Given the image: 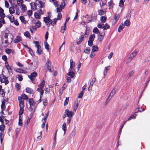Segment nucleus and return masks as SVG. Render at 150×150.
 Returning <instances> with one entry per match:
<instances>
[{"instance_id":"f257e3e1","label":"nucleus","mask_w":150,"mask_h":150,"mask_svg":"<svg viewBox=\"0 0 150 150\" xmlns=\"http://www.w3.org/2000/svg\"><path fill=\"white\" fill-rule=\"evenodd\" d=\"M57 19L55 18L52 20H51L49 17H46L43 18L44 21L48 27H49L50 25H54L56 23Z\"/></svg>"},{"instance_id":"f03ea898","label":"nucleus","mask_w":150,"mask_h":150,"mask_svg":"<svg viewBox=\"0 0 150 150\" xmlns=\"http://www.w3.org/2000/svg\"><path fill=\"white\" fill-rule=\"evenodd\" d=\"M8 78L6 77L4 74H1L0 75V81L1 83H4L5 85L8 83Z\"/></svg>"},{"instance_id":"7ed1b4c3","label":"nucleus","mask_w":150,"mask_h":150,"mask_svg":"<svg viewBox=\"0 0 150 150\" xmlns=\"http://www.w3.org/2000/svg\"><path fill=\"white\" fill-rule=\"evenodd\" d=\"M37 90L38 92H40V99H39V100H38V101H37V102L38 103H40L41 101V98H42V96L43 94V93L44 90L42 89V88H37Z\"/></svg>"},{"instance_id":"20e7f679","label":"nucleus","mask_w":150,"mask_h":150,"mask_svg":"<svg viewBox=\"0 0 150 150\" xmlns=\"http://www.w3.org/2000/svg\"><path fill=\"white\" fill-rule=\"evenodd\" d=\"M65 113L67 116L69 118H72L74 113L71 111H70L68 109H66L65 111Z\"/></svg>"},{"instance_id":"39448f33","label":"nucleus","mask_w":150,"mask_h":150,"mask_svg":"<svg viewBox=\"0 0 150 150\" xmlns=\"http://www.w3.org/2000/svg\"><path fill=\"white\" fill-rule=\"evenodd\" d=\"M51 65V61L47 59L45 65L46 68L50 71H51V68L50 67Z\"/></svg>"},{"instance_id":"423d86ee","label":"nucleus","mask_w":150,"mask_h":150,"mask_svg":"<svg viewBox=\"0 0 150 150\" xmlns=\"http://www.w3.org/2000/svg\"><path fill=\"white\" fill-rule=\"evenodd\" d=\"M37 74L35 71H34L31 73L30 75H28V77L32 81L37 76Z\"/></svg>"},{"instance_id":"0eeeda50","label":"nucleus","mask_w":150,"mask_h":150,"mask_svg":"<svg viewBox=\"0 0 150 150\" xmlns=\"http://www.w3.org/2000/svg\"><path fill=\"white\" fill-rule=\"evenodd\" d=\"M31 69L33 70L35 69L38 66L37 62L36 61H34L33 62L30 63Z\"/></svg>"},{"instance_id":"6e6552de","label":"nucleus","mask_w":150,"mask_h":150,"mask_svg":"<svg viewBox=\"0 0 150 150\" xmlns=\"http://www.w3.org/2000/svg\"><path fill=\"white\" fill-rule=\"evenodd\" d=\"M96 81V79L95 78H93L92 80V81L91 82L90 86L88 88V91H91V90L93 84Z\"/></svg>"},{"instance_id":"1a4fd4ad","label":"nucleus","mask_w":150,"mask_h":150,"mask_svg":"<svg viewBox=\"0 0 150 150\" xmlns=\"http://www.w3.org/2000/svg\"><path fill=\"white\" fill-rule=\"evenodd\" d=\"M76 134V130L74 129L72 131L70 136L69 138L70 139L71 138H74Z\"/></svg>"},{"instance_id":"9d476101","label":"nucleus","mask_w":150,"mask_h":150,"mask_svg":"<svg viewBox=\"0 0 150 150\" xmlns=\"http://www.w3.org/2000/svg\"><path fill=\"white\" fill-rule=\"evenodd\" d=\"M84 38V36L83 35H81L79 37L78 40L77 41V42L78 45L80 44L81 42H82Z\"/></svg>"},{"instance_id":"9b49d317","label":"nucleus","mask_w":150,"mask_h":150,"mask_svg":"<svg viewBox=\"0 0 150 150\" xmlns=\"http://www.w3.org/2000/svg\"><path fill=\"white\" fill-rule=\"evenodd\" d=\"M6 17L9 19L11 23L13 22V21H14V18L13 15H9L7 16Z\"/></svg>"},{"instance_id":"f8f14e48","label":"nucleus","mask_w":150,"mask_h":150,"mask_svg":"<svg viewBox=\"0 0 150 150\" xmlns=\"http://www.w3.org/2000/svg\"><path fill=\"white\" fill-rule=\"evenodd\" d=\"M22 40L21 37L19 36H17L14 40V42L15 43H17L19 42L20 41Z\"/></svg>"},{"instance_id":"ddd939ff","label":"nucleus","mask_w":150,"mask_h":150,"mask_svg":"<svg viewBox=\"0 0 150 150\" xmlns=\"http://www.w3.org/2000/svg\"><path fill=\"white\" fill-rule=\"evenodd\" d=\"M62 129L64 131V135L66 133V130H67V126H66V122H64L62 125Z\"/></svg>"},{"instance_id":"4468645a","label":"nucleus","mask_w":150,"mask_h":150,"mask_svg":"<svg viewBox=\"0 0 150 150\" xmlns=\"http://www.w3.org/2000/svg\"><path fill=\"white\" fill-rule=\"evenodd\" d=\"M66 28V23L65 22L63 26H62L61 27V29L60 30L61 32L62 33H64L65 31Z\"/></svg>"},{"instance_id":"2eb2a0df","label":"nucleus","mask_w":150,"mask_h":150,"mask_svg":"<svg viewBox=\"0 0 150 150\" xmlns=\"http://www.w3.org/2000/svg\"><path fill=\"white\" fill-rule=\"evenodd\" d=\"M67 75L68 76H69V77H70L71 78H73L75 76V73L73 71H69V72L67 74Z\"/></svg>"},{"instance_id":"dca6fc26","label":"nucleus","mask_w":150,"mask_h":150,"mask_svg":"<svg viewBox=\"0 0 150 150\" xmlns=\"http://www.w3.org/2000/svg\"><path fill=\"white\" fill-rule=\"evenodd\" d=\"M20 107L21 108H24V103L23 100H21L19 102Z\"/></svg>"},{"instance_id":"f3484780","label":"nucleus","mask_w":150,"mask_h":150,"mask_svg":"<svg viewBox=\"0 0 150 150\" xmlns=\"http://www.w3.org/2000/svg\"><path fill=\"white\" fill-rule=\"evenodd\" d=\"M26 92L30 94L33 93V91L32 88L28 87L26 88Z\"/></svg>"},{"instance_id":"a211bd4d","label":"nucleus","mask_w":150,"mask_h":150,"mask_svg":"<svg viewBox=\"0 0 150 150\" xmlns=\"http://www.w3.org/2000/svg\"><path fill=\"white\" fill-rule=\"evenodd\" d=\"M111 66L110 65L106 67L105 68V69L103 72L104 76H105L106 75V73H107L109 69L108 68L109 67H110Z\"/></svg>"},{"instance_id":"6ab92c4d","label":"nucleus","mask_w":150,"mask_h":150,"mask_svg":"<svg viewBox=\"0 0 150 150\" xmlns=\"http://www.w3.org/2000/svg\"><path fill=\"white\" fill-rule=\"evenodd\" d=\"M110 27V26L107 23L103 25L102 28L103 30H105L108 29Z\"/></svg>"},{"instance_id":"aec40b11","label":"nucleus","mask_w":150,"mask_h":150,"mask_svg":"<svg viewBox=\"0 0 150 150\" xmlns=\"http://www.w3.org/2000/svg\"><path fill=\"white\" fill-rule=\"evenodd\" d=\"M115 93H116V90H115V88H114L111 92L110 93V94L109 96L110 97H111V98H112L113 97V96Z\"/></svg>"},{"instance_id":"412c9836","label":"nucleus","mask_w":150,"mask_h":150,"mask_svg":"<svg viewBox=\"0 0 150 150\" xmlns=\"http://www.w3.org/2000/svg\"><path fill=\"white\" fill-rule=\"evenodd\" d=\"M9 9L10 13L11 14H13L15 13V10L14 9L13 7H10Z\"/></svg>"},{"instance_id":"4be33fe9","label":"nucleus","mask_w":150,"mask_h":150,"mask_svg":"<svg viewBox=\"0 0 150 150\" xmlns=\"http://www.w3.org/2000/svg\"><path fill=\"white\" fill-rule=\"evenodd\" d=\"M41 15L38 13H35L34 14L35 17V18L40 19L41 18Z\"/></svg>"},{"instance_id":"5701e85b","label":"nucleus","mask_w":150,"mask_h":150,"mask_svg":"<svg viewBox=\"0 0 150 150\" xmlns=\"http://www.w3.org/2000/svg\"><path fill=\"white\" fill-rule=\"evenodd\" d=\"M37 5L40 8H42L43 7V3L41 1H38V3H37Z\"/></svg>"},{"instance_id":"b1692460","label":"nucleus","mask_w":150,"mask_h":150,"mask_svg":"<svg viewBox=\"0 0 150 150\" xmlns=\"http://www.w3.org/2000/svg\"><path fill=\"white\" fill-rule=\"evenodd\" d=\"M49 112H47V113L46 114L45 117L42 119V122L44 121V122H46L47 118L49 115Z\"/></svg>"},{"instance_id":"393cba45","label":"nucleus","mask_w":150,"mask_h":150,"mask_svg":"<svg viewBox=\"0 0 150 150\" xmlns=\"http://www.w3.org/2000/svg\"><path fill=\"white\" fill-rule=\"evenodd\" d=\"M5 66L8 71H9L11 69V68L9 65L8 62L7 61L5 62Z\"/></svg>"},{"instance_id":"a878e982","label":"nucleus","mask_w":150,"mask_h":150,"mask_svg":"<svg viewBox=\"0 0 150 150\" xmlns=\"http://www.w3.org/2000/svg\"><path fill=\"white\" fill-rule=\"evenodd\" d=\"M125 27V25L123 24H121L119 27L118 28V32H120Z\"/></svg>"},{"instance_id":"bb28decb","label":"nucleus","mask_w":150,"mask_h":150,"mask_svg":"<svg viewBox=\"0 0 150 150\" xmlns=\"http://www.w3.org/2000/svg\"><path fill=\"white\" fill-rule=\"evenodd\" d=\"M31 8L33 10H35L36 9V6L34 3H31L30 4Z\"/></svg>"},{"instance_id":"cd10ccee","label":"nucleus","mask_w":150,"mask_h":150,"mask_svg":"<svg viewBox=\"0 0 150 150\" xmlns=\"http://www.w3.org/2000/svg\"><path fill=\"white\" fill-rule=\"evenodd\" d=\"M137 53L138 52L137 51L135 50L133 51V52H132L130 55H131V56L133 58L136 56Z\"/></svg>"},{"instance_id":"c85d7f7f","label":"nucleus","mask_w":150,"mask_h":150,"mask_svg":"<svg viewBox=\"0 0 150 150\" xmlns=\"http://www.w3.org/2000/svg\"><path fill=\"white\" fill-rule=\"evenodd\" d=\"M6 52L9 54L11 53H13L14 52V51L13 50L9 49H7L6 50Z\"/></svg>"},{"instance_id":"c756f323","label":"nucleus","mask_w":150,"mask_h":150,"mask_svg":"<svg viewBox=\"0 0 150 150\" xmlns=\"http://www.w3.org/2000/svg\"><path fill=\"white\" fill-rule=\"evenodd\" d=\"M120 15L118 14H115V18L114 19L115 20V23L120 18Z\"/></svg>"},{"instance_id":"7c9ffc66","label":"nucleus","mask_w":150,"mask_h":150,"mask_svg":"<svg viewBox=\"0 0 150 150\" xmlns=\"http://www.w3.org/2000/svg\"><path fill=\"white\" fill-rule=\"evenodd\" d=\"M28 102L30 106H32L34 104V102L33 99L30 98L29 99Z\"/></svg>"},{"instance_id":"2f4dec72","label":"nucleus","mask_w":150,"mask_h":150,"mask_svg":"<svg viewBox=\"0 0 150 150\" xmlns=\"http://www.w3.org/2000/svg\"><path fill=\"white\" fill-rule=\"evenodd\" d=\"M95 38V35L94 34H93L90 35L89 40H91L93 41L94 40Z\"/></svg>"},{"instance_id":"473e14b6","label":"nucleus","mask_w":150,"mask_h":150,"mask_svg":"<svg viewBox=\"0 0 150 150\" xmlns=\"http://www.w3.org/2000/svg\"><path fill=\"white\" fill-rule=\"evenodd\" d=\"M98 47L97 46H93L92 47V51L93 52L97 51L98 50Z\"/></svg>"},{"instance_id":"72a5a7b5","label":"nucleus","mask_w":150,"mask_h":150,"mask_svg":"<svg viewBox=\"0 0 150 150\" xmlns=\"http://www.w3.org/2000/svg\"><path fill=\"white\" fill-rule=\"evenodd\" d=\"M45 83V81L44 80H43L42 82L39 84V88H42L44 87Z\"/></svg>"},{"instance_id":"f704fd0d","label":"nucleus","mask_w":150,"mask_h":150,"mask_svg":"<svg viewBox=\"0 0 150 150\" xmlns=\"http://www.w3.org/2000/svg\"><path fill=\"white\" fill-rule=\"evenodd\" d=\"M130 24V21L128 20H127L124 22V24L126 26H129Z\"/></svg>"},{"instance_id":"c9c22d12","label":"nucleus","mask_w":150,"mask_h":150,"mask_svg":"<svg viewBox=\"0 0 150 150\" xmlns=\"http://www.w3.org/2000/svg\"><path fill=\"white\" fill-rule=\"evenodd\" d=\"M35 24V26L38 28H39L41 26V23L40 21H38Z\"/></svg>"},{"instance_id":"e433bc0d","label":"nucleus","mask_w":150,"mask_h":150,"mask_svg":"<svg viewBox=\"0 0 150 150\" xmlns=\"http://www.w3.org/2000/svg\"><path fill=\"white\" fill-rule=\"evenodd\" d=\"M42 52V50L41 49V47L37 48L36 53L38 54L39 55L40 54H41Z\"/></svg>"},{"instance_id":"4c0bfd02","label":"nucleus","mask_w":150,"mask_h":150,"mask_svg":"<svg viewBox=\"0 0 150 150\" xmlns=\"http://www.w3.org/2000/svg\"><path fill=\"white\" fill-rule=\"evenodd\" d=\"M34 43L35 44V47L37 48H38L39 47H41V46L39 45V43L38 41H35L34 42Z\"/></svg>"},{"instance_id":"58836bf2","label":"nucleus","mask_w":150,"mask_h":150,"mask_svg":"<svg viewBox=\"0 0 150 150\" xmlns=\"http://www.w3.org/2000/svg\"><path fill=\"white\" fill-rule=\"evenodd\" d=\"M93 32L96 34H98L100 32L99 30L96 27H95L93 28Z\"/></svg>"},{"instance_id":"ea45409f","label":"nucleus","mask_w":150,"mask_h":150,"mask_svg":"<svg viewBox=\"0 0 150 150\" xmlns=\"http://www.w3.org/2000/svg\"><path fill=\"white\" fill-rule=\"evenodd\" d=\"M134 71L133 70H132L130 71L128 73V75L129 77H131L133 76L134 74Z\"/></svg>"},{"instance_id":"a19ab883","label":"nucleus","mask_w":150,"mask_h":150,"mask_svg":"<svg viewBox=\"0 0 150 150\" xmlns=\"http://www.w3.org/2000/svg\"><path fill=\"white\" fill-rule=\"evenodd\" d=\"M24 35L28 37V38H30V34L29 33L28 31H26L24 33Z\"/></svg>"},{"instance_id":"79ce46f5","label":"nucleus","mask_w":150,"mask_h":150,"mask_svg":"<svg viewBox=\"0 0 150 150\" xmlns=\"http://www.w3.org/2000/svg\"><path fill=\"white\" fill-rule=\"evenodd\" d=\"M45 48L48 50L49 49V45L48 44L47 41H45Z\"/></svg>"},{"instance_id":"37998d69","label":"nucleus","mask_w":150,"mask_h":150,"mask_svg":"<svg viewBox=\"0 0 150 150\" xmlns=\"http://www.w3.org/2000/svg\"><path fill=\"white\" fill-rule=\"evenodd\" d=\"M125 1V0H120V3H119V6L122 7L124 6V2Z\"/></svg>"},{"instance_id":"c03bdc74","label":"nucleus","mask_w":150,"mask_h":150,"mask_svg":"<svg viewBox=\"0 0 150 150\" xmlns=\"http://www.w3.org/2000/svg\"><path fill=\"white\" fill-rule=\"evenodd\" d=\"M133 58L131 56V55H130L127 59V63H129L132 59Z\"/></svg>"},{"instance_id":"a18cd8bd","label":"nucleus","mask_w":150,"mask_h":150,"mask_svg":"<svg viewBox=\"0 0 150 150\" xmlns=\"http://www.w3.org/2000/svg\"><path fill=\"white\" fill-rule=\"evenodd\" d=\"M106 20V17L105 16H102L100 18V21L102 22H105Z\"/></svg>"},{"instance_id":"49530a36","label":"nucleus","mask_w":150,"mask_h":150,"mask_svg":"<svg viewBox=\"0 0 150 150\" xmlns=\"http://www.w3.org/2000/svg\"><path fill=\"white\" fill-rule=\"evenodd\" d=\"M21 9L23 11H26L27 10L26 6L24 4H22L21 6Z\"/></svg>"},{"instance_id":"de8ad7c7","label":"nucleus","mask_w":150,"mask_h":150,"mask_svg":"<svg viewBox=\"0 0 150 150\" xmlns=\"http://www.w3.org/2000/svg\"><path fill=\"white\" fill-rule=\"evenodd\" d=\"M69 101V98L68 97H66V99L65 100L64 102V106L67 105L68 104Z\"/></svg>"},{"instance_id":"09e8293b","label":"nucleus","mask_w":150,"mask_h":150,"mask_svg":"<svg viewBox=\"0 0 150 150\" xmlns=\"http://www.w3.org/2000/svg\"><path fill=\"white\" fill-rule=\"evenodd\" d=\"M5 102L4 101H3L2 102V104H1V106L2 110H5Z\"/></svg>"},{"instance_id":"8fccbe9b","label":"nucleus","mask_w":150,"mask_h":150,"mask_svg":"<svg viewBox=\"0 0 150 150\" xmlns=\"http://www.w3.org/2000/svg\"><path fill=\"white\" fill-rule=\"evenodd\" d=\"M70 67H74L75 63L71 59L70 60Z\"/></svg>"},{"instance_id":"3c124183","label":"nucleus","mask_w":150,"mask_h":150,"mask_svg":"<svg viewBox=\"0 0 150 150\" xmlns=\"http://www.w3.org/2000/svg\"><path fill=\"white\" fill-rule=\"evenodd\" d=\"M21 96L24 99L26 100L28 99V96L24 93L22 94L21 95Z\"/></svg>"},{"instance_id":"603ef678","label":"nucleus","mask_w":150,"mask_h":150,"mask_svg":"<svg viewBox=\"0 0 150 150\" xmlns=\"http://www.w3.org/2000/svg\"><path fill=\"white\" fill-rule=\"evenodd\" d=\"M83 91H81V92L79 94L78 96V98H81L83 96Z\"/></svg>"},{"instance_id":"864d4df0","label":"nucleus","mask_w":150,"mask_h":150,"mask_svg":"<svg viewBox=\"0 0 150 150\" xmlns=\"http://www.w3.org/2000/svg\"><path fill=\"white\" fill-rule=\"evenodd\" d=\"M5 128V126L4 125H1L0 126V130L1 132L4 131Z\"/></svg>"},{"instance_id":"5fc2aeb1","label":"nucleus","mask_w":150,"mask_h":150,"mask_svg":"<svg viewBox=\"0 0 150 150\" xmlns=\"http://www.w3.org/2000/svg\"><path fill=\"white\" fill-rule=\"evenodd\" d=\"M5 92L4 91L3 89L1 90L0 95H1L2 97H4L5 95Z\"/></svg>"},{"instance_id":"6e6d98bb","label":"nucleus","mask_w":150,"mask_h":150,"mask_svg":"<svg viewBox=\"0 0 150 150\" xmlns=\"http://www.w3.org/2000/svg\"><path fill=\"white\" fill-rule=\"evenodd\" d=\"M60 8H58L57 9V11L59 13H60L62 11V6L61 5H60Z\"/></svg>"},{"instance_id":"4d7b16f0","label":"nucleus","mask_w":150,"mask_h":150,"mask_svg":"<svg viewBox=\"0 0 150 150\" xmlns=\"http://www.w3.org/2000/svg\"><path fill=\"white\" fill-rule=\"evenodd\" d=\"M24 110L23 108H20V110H19V115H21L23 113Z\"/></svg>"},{"instance_id":"13d9d810","label":"nucleus","mask_w":150,"mask_h":150,"mask_svg":"<svg viewBox=\"0 0 150 150\" xmlns=\"http://www.w3.org/2000/svg\"><path fill=\"white\" fill-rule=\"evenodd\" d=\"M62 15L61 13H58V16H57L58 18H56L57 19V20H60L62 18Z\"/></svg>"},{"instance_id":"bf43d9fd","label":"nucleus","mask_w":150,"mask_h":150,"mask_svg":"<svg viewBox=\"0 0 150 150\" xmlns=\"http://www.w3.org/2000/svg\"><path fill=\"white\" fill-rule=\"evenodd\" d=\"M5 6L6 7L8 8L9 7V4L7 1H5Z\"/></svg>"},{"instance_id":"052dcab7","label":"nucleus","mask_w":150,"mask_h":150,"mask_svg":"<svg viewBox=\"0 0 150 150\" xmlns=\"http://www.w3.org/2000/svg\"><path fill=\"white\" fill-rule=\"evenodd\" d=\"M16 86L17 88V90L18 91L21 88L20 85L18 83H16Z\"/></svg>"},{"instance_id":"680f3d73","label":"nucleus","mask_w":150,"mask_h":150,"mask_svg":"<svg viewBox=\"0 0 150 150\" xmlns=\"http://www.w3.org/2000/svg\"><path fill=\"white\" fill-rule=\"evenodd\" d=\"M103 25H104V24H103L102 23V22L100 23H98V24L97 25V26L99 28H102V27L103 26Z\"/></svg>"},{"instance_id":"e2e57ef3","label":"nucleus","mask_w":150,"mask_h":150,"mask_svg":"<svg viewBox=\"0 0 150 150\" xmlns=\"http://www.w3.org/2000/svg\"><path fill=\"white\" fill-rule=\"evenodd\" d=\"M98 14L101 15L103 14L104 11L103 10H100L98 11Z\"/></svg>"},{"instance_id":"0e129e2a","label":"nucleus","mask_w":150,"mask_h":150,"mask_svg":"<svg viewBox=\"0 0 150 150\" xmlns=\"http://www.w3.org/2000/svg\"><path fill=\"white\" fill-rule=\"evenodd\" d=\"M20 19L22 22L24 23V21H25V18L23 16H21L20 17Z\"/></svg>"},{"instance_id":"69168bd1","label":"nucleus","mask_w":150,"mask_h":150,"mask_svg":"<svg viewBox=\"0 0 150 150\" xmlns=\"http://www.w3.org/2000/svg\"><path fill=\"white\" fill-rule=\"evenodd\" d=\"M88 44L89 46H92L93 45V41L89 40L88 42Z\"/></svg>"},{"instance_id":"338daca9","label":"nucleus","mask_w":150,"mask_h":150,"mask_svg":"<svg viewBox=\"0 0 150 150\" xmlns=\"http://www.w3.org/2000/svg\"><path fill=\"white\" fill-rule=\"evenodd\" d=\"M0 23L4 24L5 23V22L4 18H0Z\"/></svg>"},{"instance_id":"774afa93","label":"nucleus","mask_w":150,"mask_h":150,"mask_svg":"<svg viewBox=\"0 0 150 150\" xmlns=\"http://www.w3.org/2000/svg\"><path fill=\"white\" fill-rule=\"evenodd\" d=\"M16 71L17 72H18L19 73H21L23 72V70L21 69H17L16 70Z\"/></svg>"}]
</instances>
